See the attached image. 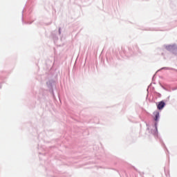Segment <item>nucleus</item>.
Listing matches in <instances>:
<instances>
[{
  "label": "nucleus",
  "mask_w": 177,
  "mask_h": 177,
  "mask_svg": "<svg viewBox=\"0 0 177 177\" xmlns=\"http://www.w3.org/2000/svg\"><path fill=\"white\" fill-rule=\"evenodd\" d=\"M164 107H165V102H164V101H161L158 103V104L157 105V109L158 110H162V109H164Z\"/></svg>",
  "instance_id": "nucleus-1"
},
{
  "label": "nucleus",
  "mask_w": 177,
  "mask_h": 177,
  "mask_svg": "<svg viewBox=\"0 0 177 177\" xmlns=\"http://www.w3.org/2000/svg\"><path fill=\"white\" fill-rule=\"evenodd\" d=\"M153 115H154V120L157 122V121H158V118H160V112H158V111H154Z\"/></svg>",
  "instance_id": "nucleus-2"
},
{
  "label": "nucleus",
  "mask_w": 177,
  "mask_h": 177,
  "mask_svg": "<svg viewBox=\"0 0 177 177\" xmlns=\"http://www.w3.org/2000/svg\"><path fill=\"white\" fill-rule=\"evenodd\" d=\"M170 48H171V46H169V49H170Z\"/></svg>",
  "instance_id": "nucleus-3"
}]
</instances>
